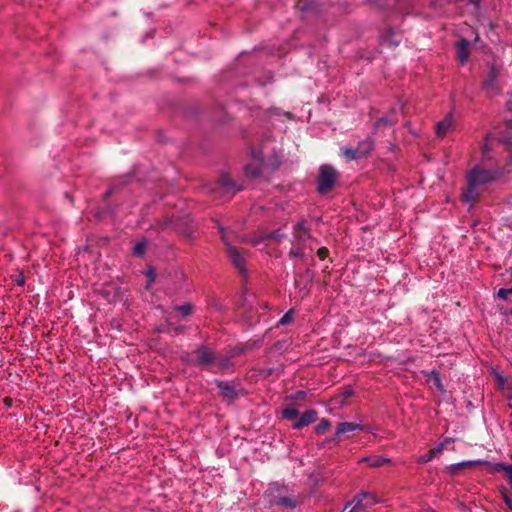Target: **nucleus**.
<instances>
[{
  "label": "nucleus",
  "mask_w": 512,
  "mask_h": 512,
  "mask_svg": "<svg viewBox=\"0 0 512 512\" xmlns=\"http://www.w3.org/2000/svg\"><path fill=\"white\" fill-rule=\"evenodd\" d=\"M434 458V455L429 451L427 454H424L417 459L418 464H426L430 462Z\"/></svg>",
  "instance_id": "c85d7f7f"
},
{
  "label": "nucleus",
  "mask_w": 512,
  "mask_h": 512,
  "mask_svg": "<svg viewBox=\"0 0 512 512\" xmlns=\"http://www.w3.org/2000/svg\"><path fill=\"white\" fill-rule=\"evenodd\" d=\"M451 442H453V439L446 438L443 442L439 443L436 447L432 448L430 451L435 457L436 455L441 454L444 451V449L446 448V446L448 444H450Z\"/></svg>",
  "instance_id": "412c9836"
},
{
  "label": "nucleus",
  "mask_w": 512,
  "mask_h": 512,
  "mask_svg": "<svg viewBox=\"0 0 512 512\" xmlns=\"http://www.w3.org/2000/svg\"><path fill=\"white\" fill-rule=\"evenodd\" d=\"M503 500H504L505 504L507 505L508 509L512 510V500L505 493H503Z\"/></svg>",
  "instance_id": "c9c22d12"
},
{
  "label": "nucleus",
  "mask_w": 512,
  "mask_h": 512,
  "mask_svg": "<svg viewBox=\"0 0 512 512\" xmlns=\"http://www.w3.org/2000/svg\"><path fill=\"white\" fill-rule=\"evenodd\" d=\"M293 238L296 245H301L310 238L309 230L306 228L304 221H300L294 226Z\"/></svg>",
  "instance_id": "423d86ee"
},
{
  "label": "nucleus",
  "mask_w": 512,
  "mask_h": 512,
  "mask_svg": "<svg viewBox=\"0 0 512 512\" xmlns=\"http://www.w3.org/2000/svg\"><path fill=\"white\" fill-rule=\"evenodd\" d=\"M217 386L220 389V393L224 398L229 399V400L236 398L237 393H236L235 389L228 383L217 382Z\"/></svg>",
  "instance_id": "f3484780"
},
{
  "label": "nucleus",
  "mask_w": 512,
  "mask_h": 512,
  "mask_svg": "<svg viewBox=\"0 0 512 512\" xmlns=\"http://www.w3.org/2000/svg\"><path fill=\"white\" fill-rule=\"evenodd\" d=\"M357 148L359 151H365V155H367L373 150L374 143L370 138H366L365 140L359 142Z\"/></svg>",
  "instance_id": "aec40b11"
},
{
  "label": "nucleus",
  "mask_w": 512,
  "mask_h": 512,
  "mask_svg": "<svg viewBox=\"0 0 512 512\" xmlns=\"http://www.w3.org/2000/svg\"><path fill=\"white\" fill-rule=\"evenodd\" d=\"M508 291V294H512V287L511 288H508L506 289Z\"/></svg>",
  "instance_id": "79ce46f5"
},
{
  "label": "nucleus",
  "mask_w": 512,
  "mask_h": 512,
  "mask_svg": "<svg viewBox=\"0 0 512 512\" xmlns=\"http://www.w3.org/2000/svg\"><path fill=\"white\" fill-rule=\"evenodd\" d=\"M338 173L334 167L324 164L320 167V173L317 179V190L320 194H326L331 191L337 181Z\"/></svg>",
  "instance_id": "f03ea898"
},
{
  "label": "nucleus",
  "mask_w": 512,
  "mask_h": 512,
  "mask_svg": "<svg viewBox=\"0 0 512 512\" xmlns=\"http://www.w3.org/2000/svg\"><path fill=\"white\" fill-rule=\"evenodd\" d=\"M468 42L465 39H461L457 43V57L459 62L463 65L469 58Z\"/></svg>",
  "instance_id": "dca6fc26"
},
{
  "label": "nucleus",
  "mask_w": 512,
  "mask_h": 512,
  "mask_svg": "<svg viewBox=\"0 0 512 512\" xmlns=\"http://www.w3.org/2000/svg\"><path fill=\"white\" fill-rule=\"evenodd\" d=\"M174 309L180 312L183 316H189L192 313L193 307L190 303L175 306Z\"/></svg>",
  "instance_id": "5701e85b"
},
{
  "label": "nucleus",
  "mask_w": 512,
  "mask_h": 512,
  "mask_svg": "<svg viewBox=\"0 0 512 512\" xmlns=\"http://www.w3.org/2000/svg\"><path fill=\"white\" fill-rule=\"evenodd\" d=\"M452 127L453 117L451 114H448L443 120L436 124L435 132L438 137L443 138L452 130Z\"/></svg>",
  "instance_id": "6e6552de"
},
{
  "label": "nucleus",
  "mask_w": 512,
  "mask_h": 512,
  "mask_svg": "<svg viewBox=\"0 0 512 512\" xmlns=\"http://www.w3.org/2000/svg\"><path fill=\"white\" fill-rule=\"evenodd\" d=\"M296 8L304 13H309L315 10L316 4L313 0H299L296 3Z\"/></svg>",
  "instance_id": "6ab92c4d"
},
{
  "label": "nucleus",
  "mask_w": 512,
  "mask_h": 512,
  "mask_svg": "<svg viewBox=\"0 0 512 512\" xmlns=\"http://www.w3.org/2000/svg\"><path fill=\"white\" fill-rule=\"evenodd\" d=\"M503 173H512V155L503 171L499 168L486 169L476 165L466 176L467 187L461 195L462 200L470 205L473 204L487 186L495 182Z\"/></svg>",
  "instance_id": "f257e3e1"
},
{
  "label": "nucleus",
  "mask_w": 512,
  "mask_h": 512,
  "mask_svg": "<svg viewBox=\"0 0 512 512\" xmlns=\"http://www.w3.org/2000/svg\"><path fill=\"white\" fill-rule=\"evenodd\" d=\"M289 256L292 258V257H303L304 256V252L302 250V248L300 247V245H297L296 247H293L291 248V250L289 251Z\"/></svg>",
  "instance_id": "bb28decb"
},
{
  "label": "nucleus",
  "mask_w": 512,
  "mask_h": 512,
  "mask_svg": "<svg viewBox=\"0 0 512 512\" xmlns=\"http://www.w3.org/2000/svg\"><path fill=\"white\" fill-rule=\"evenodd\" d=\"M293 321V310L290 309L287 311L279 320V325L285 326L290 324Z\"/></svg>",
  "instance_id": "b1692460"
},
{
  "label": "nucleus",
  "mask_w": 512,
  "mask_h": 512,
  "mask_svg": "<svg viewBox=\"0 0 512 512\" xmlns=\"http://www.w3.org/2000/svg\"><path fill=\"white\" fill-rule=\"evenodd\" d=\"M341 151L344 157L349 161L365 156V151H359L357 147H344Z\"/></svg>",
  "instance_id": "a211bd4d"
},
{
  "label": "nucleus",
  "mask_w": 512,
  "mask_h": 512,
  "mask_svg": "<svg viewBox=\"0 0 512 512\" xmlns=\"http://www.w3.org/2000/svg\"><path fill=\"white\" fill-rule=\"evenodd\" d=\"M494 140H495V138L493 137L492 134H488L486 136L485 141L481 147L482 162L490 161L493 159L491 152H492V144H493Z\"/></svg>",
  "instance_id": "f8f14e48"
},
{
  "label": "nucleus",
  "mask_w": 512,
  "mask_h": 512,
  "mask_svg": "<svg viewBox=\"0 0 512 512\" xmlns=\"http://www.w3.org/2000/svg\"><path fill=\"white\" fill-rule=\"evenodd\" d=\"M328 254V250L327 248L325 247H322V248H319L318 251H317V255L320 259H325V257L327 256Z\"/></svg>",
  "instance_id": "f704fd0d"
},
{
  "label": "nucleus",
  "mask_w": 512,
  "mask_h": 512,
  "mask_svg": "<svg viewBox=\"0 0 512 512\" xmlns=\"http://www.w3.org/2000/svg\"><path fill=\"white\" fill-rule=\"evenodd\" d=\"M214 365L217 367L216 371L225 370L229 367L228 360H219L214 362Z\"/></svg>",
  "instance_id": "c756f323"
},
{
  "label": "nucleus",
  "mask_w": 512,
  "mask_h": 512,
  "mask_svg": "<svg viewBox=\"0 0 512 512\" xmlns=\"http://www.w3.org/2000/svg\"><path fill=\"white\" fill-rule=\"evenodd\" d=\"M364 462L368 463V465L370 467L378 468L385 464L390 463L391 460L389 458H385L383 456L375 455V456L363 457L359 460V463H364Z\"/></svg>",
  "instance_id": "2eb2a0df"
},
{
  "label": "nucleus",
  "mask_w": 512,
  "mask_h": 512,
  "mask_svg": "<svg viewBox=\"0 0 512 512\" xmlns=\"http://www.w3.org/2000/svg\"><path fill=\"white\" fill-rule=\"evenodd\" d=\"M282 414L285 419L293 420L298 416V411L294 406H287L284 408Z\"/></svg>",
  "instance_id": "4be33fe9"
},
{
  "label": "nucleus",
  "mask_w": 512,
  "mask_h": 512,
  "mask_svg": "<svg viewBox=\"0 0 512 512\" xmlns=\"http://www.w3.org/2000/svg\"><path fill=\"white\" fill-rule=\"evenodd\" d=\"M218 189L222 190L224 193H234L236 191H239L241 188L236 187L234 182L227 176L223 175L218 183H217Z\"/></svg>",
  "instance_id": "4468645a"
},
{
  "label": "nucleus",
  "mask_w": 512,
  "mask_h": 512,
  "mask_svg": "<svg viewBox=\"0 0 512 512\" xmlns=\"http://www.w3.org/2000/svg\"><path fill=\"white\" fill-rule=\"evenodd\" d=\"M264 167L262 152H253L252 161L245 167V173L250 177H259Z\"/></svg>",
  "instance_id": "20e7f679"
},
{
  "label": "nucleus",
  "mask_w": 512,
  "mask_h": 512,
  "mask_svg": "<svg viewBox=\"0 0 512 512\" xmlns=\"http://www.w3.org/2000/svg\"><path fill=\"white\" fill-rule=\"evenodd\" d=\"M278 237H281V234L279 233V231L267 236V238H278Z\"/></svg>",
  "instance_id": "e433bc0d"
},
{
  "label": "nucleus",
  "mask_w": 512,
  "mask_h": 512,
  "mask_svg": "<svg viewBox=\"0 0 512 512\" xmlns=\"http://www.w3.org/2000/svg\"><path fill=\"white\" fill-rule=\"evenodd\" d=\"M175 330H176L177 332H180V331H182V328L177 327V328H175Z\"/></svg>",
  "instance_id": "37998d69"
},
{
  "label": "nucleus",
  "mask_w": 512,
  "mask_h": 512,
  "mask_svg": "<svg viewBox=\"0 0 512 512\" xmlns=\"http://www.w3.org/2000/svg\"><path fill=\"white\" fill-rule=\"evenodd\" d=\"M278 504L279 505H283V506H286V507H289V508H294L296 507V500L293 499V498H289V497H284V498H281L279 501H278Z\"/></svg>",
  "instance_id": "a878e982"
},
{
  "label": "nucleus",
  "mask_w": 512,
  "mask_h": 512,
  "mask_svg": "<svg viewBox=\"0 0 512 512\" xmlns=\"http://www.w3.org/2000/svg\"><path fill=\"white\" fill-rule=\"evenodd\" d=\"M511 313H512V310H511Z\"/></svg>",
  "instance_id": "c03bdc74"
},
{
  "label": "nucleus",
  "mask_w": 512,
  "mask_h": 512,
  "mask_svg": "<svg viewBox=\"0 0 512 512\" xmlns=\"http://www.w3.org/2000/svg\"><path fill=\"white\" fill-rule=\"evenodd\" d=\"M317 418V412L315 410H308L304 412L301 417L293 424L294 429H301L309 424L313 423Z\"/></svg>",
  "instance_id": "9d476101"
},
{
  "label": "nucleus",
  "mask_w": 512,
  "mask_h": 512,
  "mask_svg": "<svg viewBox=\"0 0 512 512\" xmlns=\"http://www.w3.org/2000/svg\"><path fill=\"white\" fill-rule=\"evenodd\" d=\"M469 2L478 7L479 3H480V0H469Z\"/></svg>",
  "instance_id": "4c0bfd02"
},
{
  "label": "nucleus",
  "mask_w": 512,
  "mask_h": 512,
  "mask_svg": "<svg viewBox=\"0 0 512 512\" xmlns=\"http://www.w3.org/2000/svg\"><path fill=\"white\" fill-rule=\"evenodd\" d=\"M331 423L329 420L327 419H322L316 426V432L318 434H323L329 427H330Z\"/></svg>",
  "instance_id": "393cba45"
},
{
  "label": "nucleus",
  "mask_w": 512,
  "mask_h": 512,
  "mask_svg": "<svg viewBox=\"0 0 512 512\" xmlns=\"http://www.w3.org/2000/svg\"><path fill=\"white\" fill-rule=\"evenodd\" d=\"M394 122H395L394 120H391L388 117H383V118H380L376 122V126L380 127V126H383V125H392Z\"/></svg>",
  "instance_id": "2f4dec72"
},
{
  "label": "nucleus",
  "mask_w": 512,
  "mask_h": 512,
  "mask_svg": "<svg viewBox=\"0 0 512 512\" xmlns=\"http://www.w3.org/2000/svg\"><path fill=\"white\" fill-rule=\"evenodd\" d=\"M197 360L196 364L202 366L212 365L215 362V355L213 351L205 346H201L196 350Z\"/></svg>",
  "instance_id": "39448f33"
},
{
  "label": "nucleus",
  "mask_w": 512,
  "mask_h": 512,
  "mask_svg": "<svg viewBox=\"0 0 512 512\" xmlns=\"http://www.w3.org/2000/svg\"><path fill=\"white\" fill-rule=\"evenodd\" d=\"M393 35L394 34H390V33L385 34L384 38L382 40V43L385 44V45H389V46L393 45L394 44L393 41H392V36Z\"/></svg>",
  "instance_id": "473e14b6"
},
{
  "label": "nucleus",
  "mask_w": 512,
  "mask_h": 512,
  "mask_svg": "<svg viewBox=\"0 0 512 512\" xmlns=\"http://www.w3.org/2000/svg\"><path fill=\"white\" fill-rule=\"evenodd\" d=\"M483 86L490 96H494L500 93L501 89L497 82V74L494 69H492L488 78L484 81Z\"/></svg>",
  "instance_id": "0eeeda50"
},
{
  "label": "nucleus",
  "mask_w": 512,
  "mask_h": 512,
  "mask_svg": "<svg viewBox=\"0 0 512 512\" xmlns=\"http://www.w3.org/2000/svg\"><path fill=\"white\" fill-rule=\"evenodd\" d=\"M145 247L143 243H138L133 249L134 255L142 256L144 254Z\"/></svg>",
  "instance_id": "7c9ffc66"
},
{
  "label": "nucleus",
  "mask_w": 512,
  "mask_h": 512,
  "mask_svg": "<svg viewBox=\"0 0 512 512\" xmlns=\"http://www.w3.org/2000/svg\"><path fill=\"white\" fill-rule=\"evenodd\" d=\"M17 283H18L19 285L24 284V277H21L20 279H18V280H17Z\"/></svg>",
  "instance_id": "ea45409f"
},
{
  "label": "nucleus",
  "mask_w": 512,
  "mask_h": 512,
  "mask_svg": "<svg viewBox=\"0 0 512 512\" xmlns=\"http://www.w3.org/2000/svg\"><path fill=\"white\" fill-rule=\"evenodd\" d=\"M508 291L505 288H501L498 290L497 296L500 299L507 300L508 299Z\"/></svg>",
  "instance_id": "72a5a7b5"
},
{
  "label": "nucleus",
  "mask_w": 512,
  "mask_h": 512,
  "mask_svg": "<svg viewBox=\"0 0 512 512\" xmlns=\"http://www.w3.org/2000/svg\"><path fill=\"white\" fill-rule=\"evenodd\" d=\"M500 141L508 142V141H510V139H509V138H505V137H503V138H501V139H500Z\"/></svg>",
  "instance_id": "a19ab883"
},
{
  "label": "nucleus",
  "mask_w": 512,
  "mask_h": 512,
  "mask_svg": "<svg viewBox=\"0 0 512 512\" xmlns=\"http://www.w3.org/2000/svg\"><path fill=\"white\" fill-rule=\"evenodd\" d=\"M305 393L303 391H299L296 393V398H300L304 395Z\"/></svg>",
  "instance_id": "58836bf2"
},
{
  "label": "nucleus",
  "mask_w": 512,
  "mask_h": 512,
  "mask_svg": "<svg viewBox=\"0 0 512 512\" xmlns=\"http://www.w3.org/2000/svg\"><path fill=\"white\" fill-rule=\"evenodd\" d=\"M367 496H371V499H372L371 504H374L377 502V500L372 495H369L366 492H361L354 497V499L352 501L354 503V507L349 512H366V507L363 504V499H364V497H367Z\"/></svg>",
  "instance_id": "ddd939ff"
},
{
  "label": "nucleus",
  "mask_w": 512,
  "mask_h": 512,
  "mask_svg": "<svg viewBox=\"0 0 512 512\" xmlns=\"http://www.w3.org/2000/svg\"><path fill=\"white\" fill-rule=\"evenodd\" d=\"M219 231L221 233L222 240L226 243L227 253L229 258L231 259L233 265L238 269L241 273L245 272V259L237 250L236 247L232 246L230 243L226 241V235L224 232V228L220 227Z\"/></svg>",
  "instance_id": "7ed1b4c3"
},
{
  "label": "nucleus",
  "mask_w": 512,
  "mask_h": 512,
  "mask_svg": "<svg viewBox=\"0 0 512 512\" xmlns=\"http://www.w3.org/2000/svg\"><path fill=\"white\" fill-rule=\"evenodd\" d=\"M431 376H432V379H433V382L435 384V386L440 390L442 391L443 390V386H442V383H441V379L439 377V374L437 371L433 370L431 372Z\"/></svg>",
  "instance_id": "cd10ccee"
},
{
  "label": "nucleus",
  "mask_w": 512,
  "mask_h": 512,
  "mask_svg": "<svg viewBox=\"0 0 512 512\" xmlns=\"http://www.w3.org/2000/svg\"><path fill=\"white\" fill-rule=\"evenodd\" d=\"M362 429H363V426L360 424L352 423V422H342V423L338 424V426L336 428V435L332 440H336L342 434H346L349 432L362 430Z\"/></svg>",
  "instance_id": "9b49d317"
},
{
  "label": "nucleus",
  "mask_w": 512,
  "mask_h": 512,
  "mask_svg": "<svg viewBox=\"0 0 512 512\" xmlns=\"http://www.w3.org/2000/svg\"><path fill=\"white\" fill-rule=\"evenodd\" d=\"M483 463L484 462L482 460H467V461H462L459 463L451 464V465L447 466L445 468V470L451 475H456L460 469L472 468V467L481 465Z\"/></svg>",
  "instance_id": "1a4fd4ad"
}]
</instances>
